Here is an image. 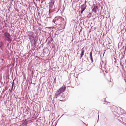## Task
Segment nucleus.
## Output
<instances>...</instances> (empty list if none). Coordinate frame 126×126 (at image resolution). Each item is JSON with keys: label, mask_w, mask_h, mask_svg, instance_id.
<instances>
[{"label": "nucleus", "mask_w": 126, "mask_h": 126, "mask_svg": "<svg viewBox=\"0 0 126 126\" xmlns=\"http://www.w3.org/2000/svg\"><path fill=\"white\" fill-rule=\"evenodd\" d=\"M63 20V18L60 17H56L53 20V22L56 25H60L61 24L62 21Z\"/></svg>", "instance_id": "1"}, {"label": "nucleus", "mask_w": 126, "mask_h": 126, "mask_svg": "<svg viewBox=\"0 0 126 126\" xmlns=\"http://www.w3.org/2000/svg\"><path fill=\"white\" fill-rule=\"evenodd\" d=\"M4 34L6 40L9 42L10 40V34L7 32H6Z\"/></svg>", "instance_id": "2"}, {"label": "nucleus", "mask_w": 126, "mask_h": 126, "mask_svg": "<svg viewBox=\"0 0 126 126\" xmlns=\"http://www.w3.org/2000/svg\"><path fill=\"white\" fill-rule=\"evenodd\" d=\"M81 14H82L86 8V4H83L81 6Z\"/></svg>", "instance_id": "3"}, {"label": "nucleus", "mask_w": 126, "mask_h": 126, "mask_svg": "<svg viewBox=\"0 0 126 126\" xmlns=\"http://www.w3.org/2000/svg\"><path fill=\"white\" fill-rule=\"evenodd\" d=\"M98 7L97 5L95 6L93 9H92V10L95 13H96L97 11H98Z\"/></svg>", "instance_id": "4"}, {"label": "nucleus", "mask_w": 126, "mask_h": 126, "mask_svg": "<svg viewBox=\"0 0 126 126\" xmlns=\"http://www.w3.org/2000/svg\"><path fill=\"white\" fill-rule=\"evenodd\" d=\"M65 86H62L61 88L59 89V90L61 93H63L65 91Z\"/></svg>", "instance_id": "5"}, {"label": "nucleus", "mask_w": 126, "mask_h": 126, "mask_svg": "<svg viewBox=\"0 0 126 126\" xmlns=\"http://www.w3.org/2000/svg\"><path fill=\"white\" fill-rule=\"evenodd\" d=\"M62 93L60 92V91L58 90L55 93V97L57 98L59 95L60 94Z\"/></svg>", "instance_id": "6"}, {"label": "nucleus", "mask_w": 126, "mask_h": 126, "mask_svg": "<svg viewBox=\"0 0 126 126\" xmlns=\"http://www.w3.org/2000/svg\"><path fill=\"white\" fill-rule=\"evenodd\" d=\"M82 52H81V56H80V58L81 59L83 55L84 54V50L83 48H82L81 50Z\"/></svg>", "instance_id": "7"}, {"label": "nucleus", "mask_w": 126, "mask_h": 126, "mask_svg": "<svg viewBox=\"0 0 126 126\" xmlns=\"http://www.w3.org/2000/svg\"><path fill=\"white\" fill-rule=\"evenodd\" d=\"M90 58L92 62H93V57L92 56V51L90 53Z\"/></svg>", "instance_id": "8"}, {"label": "nucleus", "mask_w": 126, "mask_h": 126, "mask_svg": "<svg viewBox=\"0 0 126 126\" xmlns=\"http://www.w3.org/2000/svg\"><path fill=\"white\" fill-rule=\"evenodd\" d=\"M66 94L65 93H63L62 94V95L61 96V98H64L66 96Z\"/></svg>", "instance_id": "9"}, {"label": "nucleus", "mask_w": 126, "mask_h": 126, "mask_svg": "<svg viewBox=\"0 0 126 126\" xmlns=\"http://www.w3.org/2000/svg\"><path fill=\"white\" fill-rule=\"evenodd\" d=\"M54 2H52L50 3V5L49 6V7H50V5H51V6H52L54 4Z\"/></svg>", "instance_id": "10"}, {"label": "nucleus", "mask_w": 126, "mask_h": 126, "mask_svg": "<svg viewBox=\"0 0 126 126\" xmlns=\"http://www.w3.org/2000/svg\"><path fill=\"white\" fill-rule=\"evenodd\" d=\"M14 82H13V84H12V89H13V85H14Z\"/></svg>", "instance_id": "11"}, {"label": "nucleus", "mask_w": 126, "mask_h": 126, "mask_svg": "<svg viewBox=\"0 0 126 126\" xmlns=\"http://www.w3.org/2000/svg\"><path fill=\"white\" fill-rule=\"evenodd\" d=\"M13 89L11 88V90H10V92H11L12 91Z\"/></svg>", "instance_id": "12"}, {"label": "nucleus", "mask_w": 126, "mask_h": 126, "mask_svg": "<svg viewBox=\"0 0 126 126\" xmlns=\"http://www.w3.org/2000/svg\"><path fill=\"white\" fill-rule=\"evenodd\" d=\"M74 112L75 113H77V111H75V112Z\"/></svg>", "instance_id": "13"}, {"label": "nucleus", "mask_w": 126, "mask_h": 126, "mask_svg": "<svg viewBox=\"0 0 126 126\" xmlns=\"http://www.w3.org/2000/svg\"><path fill=\"white\" fill-rule=\"evenodd\" d=\"M86 1L85 2V3H84V4H86Z\"/></svg>", "instance_id": "14"}, {"label": "nucleus", "mask_w": 126, "mask_h": 126, "mask_svg": "<svg viewBox=\"0 0 126 126\" xmlns=\"http://www.w3.org/2000/svg\"><path fill=\"white\" fill-rule=\"evenodd\" d=\"M60 101H63L61 100H60Z\"/></svg>", "instance_id": "15"}, {"label": "nucleus", "mask_w": 126, "mask_h": 126, "mask_svg": "<svg viewBox=\"0 0 126 126\" xmlns=\"http://www.w3.org/2000/svg\"><path fill=\"white\" fill-rule=\"evenodd\" d=\"M109 82H110V83H111V81H109Z\"/></svg>", "instance_id": "16"}, {"label": "nucleus", "mask_w": 126, "mask_h": 126, "mask_svg": "<svg viewBox=\"0 0 126 126\" xmlns=\"http://www.w3.org/2000/svg\"><path fill=\"white\" fill-rule=\"evenodd\" d=\"M75 114H74V115H75Z\"/></svg>", "instance_id": "17"}, {"label": "nucleus", "mask_w": 126, "mask_h": 126, "mask_svg": "<svg viewBox=\"0 0 126 126\" xmlns=\"http://www.w3.org/2000/svg\"><path fill=\"white\" fill-rule=\"evenodd\" d=\"M50 11V10H49V12Z\"/></svg>", "instance_id": "18"}]
</instances>
